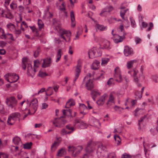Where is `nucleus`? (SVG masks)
Listing matches in <instances>:
<instances>
[{
  "mask_svg": "<svg viewBox=\"0 0 158 158\" xmlns=\"http://www.w3.org/2000/svg\"><path fill=\"white\" fill-rule=\"evenodd\" d=\"M108 95L106 94H104L97 101V104L99 106H102L105 103L106 99L107 98Z\"/></svg>",
  "mask_w": 158,
  "mask_h": 158,
  "instance_id": "nucleus-12",
  "label": "nucleus"
},
{
  "mask_svg": "<svg viewBox=\"0 0 158 158\" xmlns=\"http://www.w3.org/2000/svg\"><path fill=\"white\" fill-rule=\"evenodd\" d=\"M100 94V93L96 90H93L91 93V95L93 100L95 101L96 98Z\"/></svg>",
  "mask_w": 158,
  "mask_h": 158,
  "instance_id": "nucleus-20",
  "label": "nucleus"
},
{
  "mask_svg": "<svg viewBox=\"0 0 158 158\" xmlns=\"http://www.w3.org/2000/svg\"><path fill=\"white\" fill-rule=\"evenodd\" d=\"M19 11L20 12H22L23 11L24 7L21 6H18Z\"/></svg>",
  "mask_w": 158,
  "mask_h": 158,
  "instance_id": "nucleus-62",
  "label": "nucleus"
},
{
  "mask_svg": "<svg viewBox=\"0 0 158 158\" xmlns=\"http://www.w3.org/2000/svg\"><path fill=\"white\" fill-rule=\"evenodd\" d=\"M106 9L107 10L109 13L110 14V12H111L113 9V7L111 6H106Z\"/></svg>",
  "mask_w": 158,
  "mask_h": 158,
  "instance_id": "nucleus-53",
  "label": "nucleus"
},
{
  "mask_svg": "<svg viewBox=\"0 0 158 158\" xmlns=\"http://www.w3.org/2000/svg\"><path fill=\"white\" fill-rule=\"evenodd\" d=\"M68 131L66 130L65 129H63L61 130L60 131V134L63 135H64L67 134H70L68 133Z\"/></svg>",
  "mask_w": 158,
  "mask_h": 158,
  "instance_id": "nucleus-48",
  "label": "nucleus"
},
{
  "mask_svg": "<svg viewBox=\"0 0 158 158\" xmlns=\"http://www.w3.org/2000/svg\"><path fill=\"white\" fill-rule=\"evenodd\" d=\"M38 75L40 77H44L46 76H48V74L42 71H39Z\"/></svg>",
  "mask_w": 158,
  "mask_h": 158,
  "instance_id": "nucleus-44",
  "label": "nucleus"
},
{
  "mask_svg": "<svg viewBox=\"0 0 158 158\" xmlns=\"http://www.w3.org/2000/svg\"><path fill=\"white\" fill-rule=\"evenodd\" d=\"M107 152H97V153L98 158H105L106 156Z\"/></svg>",
  "mask_w": 158,
  "mask_h": 158,
  "instance_id": "nucleus-23",
  "label": "nucleus"
},
{
  "mask_svg": "<svg viewBox=\"0 0 158 158\" xmlns=\"http://www.w3.org/2000/svg\"><path fill=\"white\" fill-rule=\"evenodd\" d=\"M63 117L60 118H56L52 121L53 125L56 127L60 128L63 127L64 123V121L62 120Z\"/></svg>",
  "mask_w": 158,
  "mask_h": 158,
  "instance_id": "nucleus-8",
  "label": "nucleus"
},
{
  "mask_svg": "<svg viewBox=\"0 0 158 158\" xmlns=\"http://www.w3.org/2000/svg\"><path fill=\"white\" fill-rule=\"evenodd\" d=\"M6 43L3 41H0V47L3 48L6 45Z\"/></svg>",
  "mask_w": 158,
  "mask_h": 158,
  "instance_id": "nucleus-57",
  "label": "nucleus"
},
{
  "mask_svg": "<svg viewBox=\"0 0 158 158\" xmlns=\"http://www.w3.org/2000/svg\"><path fill=\"white\" fill-rule=\"evenodd\" d=\"M51 62V58L50 57H47L44 59L42 67L46 68L49 66Z\"/></svg>",
  "mask_w": 158,
  "mask_h": 158,
  "instance_id": "nucleus-16",
  "label": "nucleus"
},
{
  "mask_svg": "<svg viewBox=\"0 0 158 158\" xmlns=\"http://www.w3.org/2000/svg\"><path fill=\"white\" fill-rule=\"evenodd\" d=\"M104 76L103 74V73H101L100 75L98 77H97L96 78V80H101L104 78Z\"/></svg>",
  "mask_w": 158,
  "mask_h": 158,
  "instance_id": "nucleus-52",
  "label": "nucleus"
},
{
  "mask_svg": "<svg viewBox=\"0 0 158 158\" xmlns=\"http://www.w3.org/2000/svg\"><path fill=\"white\" fill-rule=\"evenodd\" d=\"M95 149V144L91 142H89L87 144L85 150L87 153H91L93 152Z\"/></svg>",
  "mask_w": 158,
  "mask_h": 158,
  "instance_id": "nucleus-7",
  "label": "nucleus"
},
{
  "mask_svg": "<svg viewBox=\"0 0 158 158\" xmlns=\"http://www.w3.org/2000/svg\"><path fill=\"white\" fill-rule=\"evenodd\" d=\"M65 152V151L64 149L62 148L58 151L57 155L58 156H61Z\"/></svg>",
  "mask_w": 158,
  "mask_h": 158,
  "instance_id": "nucleus-37",
  "label": "nucleus"
},
{
  "mask_svg": "<svg viewBox=\"0 0 158 158\" xmlns=\"http://www.w3.org/2000/svg\"><path fill=\"white\" fill-rule=\"evenodd\" d=\"M110 14V13H109L107 10L106 9V7H105L103 9L101 13L100 14V15L101 16H106L107 15Z\"/></svg>",
  "mask_w": 158,
  "mask_h": 158,
  "instance_id": "nucleus-33",
  "label": "nucleus"
},
{
  "mask_svg": "<svg viewBox=\"0 0 158 158\" xmlns=\"http://www.w3.org/2000/svg\"><path fill=\"white\" fill-rule=\"evenodd\" d=\"M65 127L68 130V133H69L70 134L72 133L75 130L74 128L70 125H66Z\"/></svg>",
  "mask_w": 158,
  "mask_h": 158,
  "instance_id": "nucleus-31",
  "label": "nucleus"
},
{
  "mask_svg": "<svg viewBox=\"0 0 158 158\" xmlns=\"http://www.w3.org/2000/svg\"><path fill=\"white\" fill-rule=\"evenodd\" d=\"M115 102L114 101V98L113 95L112 94H110L109 99L106 102L107 106L108 108H110V107L114 104Z\"/></svg>",
  "mask_w": 158,
  "mask_h": 158,
  "instance_id": "nucleus-10",
  "label": "nucleus"
},
{
  "mask_svg": "<svg viewBox=\"0 0 158 158\" xmlns=\"http://www.w3.org/2000/svg\"><path fill=\"white\" fill-rule=\"evenodd\" d=\"M75 124L77 125V126H79L80 128L82 129H84L86 128L87 127V124L82 121L80 119L77 118L75 120Z\"/></svg>",
  "mask_w": 158,
  "mask_h": 158,
  "instance_id": "nucleus-13",
  "label": "nucleus"
},
{
  "mask_svg": "<svg viewBox=\"0 0 158 158\" xmlns=\"http://www.w3.org/2000/svg\"><path fill=\"white\" fill-rule=\"evenodd\" d=\"M90 153H87L85 154L82 158H89V155Z\"/></svg>",
  "mask_w": 158,
  "mask_h": 158,
  "instance_id": "nucleus-64",
  "label": "nucleus"
},
{
  "mask_svg": "<svg viewBox=\"0 0 158 158\" xmlns=\"http://www.w3.org/2000/svg\"><path fill=\"white\" fill-rule=\"evenodd\" d=\"M33 72V70L31 64L30 63L28 64L27 70V75L29 76H31Z\"/></svg>",
  "mask_w": 158,
  "mask_h": 158,
  "instance_id": "nucleus-22",
  "label": "nucleus"
},
{
  "mask_svg": "<svg viewBox=\"0 0 158 158\" xmlns=\"http://www.w3.org/2000/svg\"><path fill=\"white\" fill-rule=\"evenodd\" d=\"M114 78L115 81L118 82H120L122 81V78L120 73V69L118 67H116L114 69Z\"/></svg>",
  "mask_w": 158,
  "mask_h": 158,
  "instance_id": "nucleus-6",
  "label": "nucleus"
},
{
  "mask_svg": "<svg viewBox=\"0 0 158 158\" xmlns=\"http://www.w3.org/2000/svg\"><path fill=\"white\" fill-rule=\"evenodd\" d=\"M145 118V116L142 117H141L140 119L139 120L138 125L139 126V129L140 128V123L142 122Z\"/></svg>",
  "mask_w": 158,
  "mask_h": 158,
  "instance_id": "nucleus-56",
  "label": "nucleus"
},
{
  "mask_svg": "<svg viewBox=\"0 0 158 158\" xmlns=\"http://www.w3.org/2000/svg\"><path fill=\"white\" fill-rule=\"evenodd\" d=\"M72 110L69 109L68 110H64L63 111V113L64 115H71Z\"/></svg>",
  "mask_w": 158,
  "mask_h": 158,
  "instance_id": "nucleus-38",
  "label": "nucleus"
},
{
  "mask_svg": "<svg viewBox=\"0 0 158 158\" xmlns=\"http://www.w3.org/2000/svg\"><path fill=\"white\" fill-rule=\"evenodd\" d=\"M150 27L147 29V31H149L152 29V27L153 26V24L152 22L149 23Z\"/></svg>",
  "mask_w": 158,
  "mask_h": 158,
  "instance_id": "nucleus-59",
  "label": "nucleus"
},
{
  "mask_svg": "<svg viewBox=\"0 0 158 158\" xmlns=\"http://www.w3.org/2000/svg\"><path fill=\"white\" fill-rule=\"evenodd\" d=\"M69 101L70 105L71 106H73L75 105V102L73 100V99H71L69 100Z\"/></svg>",
  "mask_w": 158,
  "mask_h": 158,
  "instance_id": "nucleus-55",
  "label": "nucleus"
},
{
  "mask_svg": "<svg viewBox=\"0 0 158 158\" xmlns=\"http://www.w3.org/2000/svg\"><path fill=\"white\" fill-rule=\"evenodd\" d=\"M37 23L39 26V30H40L43 27L44 24L42 20L39 19H38Z\"/></svg>",
  "mask_w": 158,
  "mask_h": 158,
  "instance_id": "nucleus-40",
  "label": "nucleus"
},
{
  "mask_svg": "<svg viewBox=\"0 0 158 158\" xmlns=\"http://www.w3.org/2000/svg\"><path fill=\"white\" fill-rule=\"evenodd\" d=\"M137 60H131L128 62L127 63V69H130L133 67L135 63H136Z\"/></svg>",
  "mask_w": 158,
  "mask_h": 158,
  "instance_id": "nucleus-26",
  "label": "nucleus"
},
{
  "mask_svg": "<svg viewBox=\"0 0 158 158\" xmlns=\"http://www.w3.org/2000/svg\"><path fill=\"white\" fill-rule=\"evenodd\" d=\"M124 38V36H121L116 34L115 35L114 41L115 43L118 44L122 42Z\"/></svg>",
  "mask_w": 158,
  "mask_h": 158,
  "instance_id": "nucleus-17",
  "label": "nucleus"
},
{
  "mask_svg": "<svg viewBox=\"0 0 158 158\" xmlns=\"http://www.w3.org/2000/svg\"><path fill=\"white\" fill-rule=\"evenodd\" d=\"M100 62L97 60L94 61L92 64L91 66V68L94 70H97L98 68Z\"/></svg>",
  "mask_w": 158,
  "mask_h": 158,
  "instance_id": "nucleus-18",
  "label": "nucleus"
},
{
  "mask_svg": "<svg viewBox=\"0 0 158 158\" xmlns=\"http://www.w3.org/2000/svg\"><path fill=\"white\" fill-rule=\"evenodd\" d=\"M32 145V143L30 142L29 143H27L24 145L23 148L26 149H30Z\"/></svg>",
  "mask_w": 158,
  "mask_h": 158,
  "instance_id": "nucleus-41",
  "label": "nucleus"
},
{
  "mask_svg": "<svg viewBox=\"0 0 158 158\" xmlns=\"http://www.w3.org/2000/svg\"><path fill=\"white\" fill-rule=\"evenodd\" d=\"M0 37L2 39H6L7 38V37L6 35L4 33V31L3 29H1L0 31Z\"/></svg>",
  "mask_w": 158,
  "mask_h": 158,
  "instance_id": "nucleus-42",
  "label": "nucleus"
},
{
  "mask_svg": "<svg viewBox=\"0 0 158 158\" xmlns=\"http://www.w3.org/2000/svg\"><path fill=\"white\" fill-rule=\"evenodd\" d=\"M114 138L115 141H117V144L118 145L120 143L121 141V139L120 138L119 136L118 135H115L114 136Z\"/></svg>",
  "mask_w": 158,
  "mask_h": 158,
  "instance_id": "nucleus-46",
  "label": "nucleus"
},
{
  "mask_svg": "<svg viewBox=\"0 0 158 158\" xmlns=\"http://www.w3.org/2000/svg\"><path fill=\"white\" fill-rule=\"evenodd\" d=\"M135 41L136 44H139L141 42V39L138 37H135Z\"/></svg>",
  "mask_w": 158,
  "mask_h": 158,
  "instance_id": "nucleus-50",
  "label": "nucleus"
},
{
  "mask_svg": "<svg viewBox=\"0 0 158 158\" xmlns=\"http://www.w3.org/2000/svg\"><path fill=\"white\" fill-rule=\"evenodd\" d=\"M68 148V151L72 153V156H73V154H75L76 152V148L73 146H69Z\"/></svg>",
  "mask_w": 158,
  "mask_h": 158,
  "instance_id": "nucleus-34",
  "label": "nucleus"
},
{
  "mask_svg": "<svg viewBox=\"0 0 158 158\" xmlns=\"http://www.w3.org/2000/svg\"><path fill=\"white\" fill-rule=\"evenodd\" d=\"M86 81H87L85 84V86L87 89L88 90H91L94 87L93 80L89 78V77L88 75H86L83 79L82 85L84 84Z\"/></svg>",
  "mask_w": 158,
  "mask_h": 158,
  "instance_id": "nucleus-4",
  "label": "nucleus"
},
{
  "mask_svg": "<svg viewBox=\"0 0 158 158\" xmlns=\"http://www.w3.org/2000/svg\"><path fill=\"white\" fill-rule=\"evenodd\" d=\"M113 81V78H110L107 82V84L109 85H110Z\"/></svg>",
  "mask_w": 158,
  "mask_h": 158,
  "instance_id": "nucleus-58",
  "label": "nucleus"
},
{
  "mask_svg": "<svg viewBox=\"0 0 158 158\" xmlns=\"http://www.w3.org/2000/svg\"><path fill=\"white\" fill-rule=\"evenodd\" d=\"M102 48L106 49L109 50L110 49V42L107 40H104L102 43Z\"/></svg>",
  "mask_w": 158,
  "mask_h": 158,
  "instance_id": "nucleus-19",
  "label": "nucleus"
},
{
  "mask_svg": "<svg viewBox=\"0 0 158 158\" xmlns=\"http://www.w3.org/2000/svg\"><path fill=\"white\" fill-rule=\"evenodd\" d=\"M70 15L71 21V26L72 27H74L75 25V23L74 14L73 11H71Z\"/></svg>",
  "mask_w": 158,
  "mask_h": 158,
  "instance_id": "nucleus-21",
  "label": "nucleus"
},
{
  "mask_svg": "<svg viewBox=\"0 0 158 158\" xmlns=\"http://www.w3.org/2000/svg\"><path fill=\"white\" fill-rule=\"evenodd\" d=\"M76 152L75 154H73V156H76L78 155L83 149V147L81 146H78L76 148Z\"/></svg>",
  "mask_w": 158,
  "mask_h": 158,
  "instance_id": "nucleus-28",
  "label": "nucleus"
},
{
  "mask_svg": "<svg viewBox=\"0 0 158 158\" xmlns=\"http://www.w3.org/2000/svg\"><path fill=\"white\" fill-rule=\"evenodd\" d=\"M59 145V143L58 142L55 141L54 143L51 146V151L53 152L57 148Z\"/></svg>",
  "mask_w": 158,
  "mask_h": 158,
  "instance_id": "nucleus-27",
  "label": "nucleus"
},
{
  "mask_svg": "<svg viewBox=\"0 0 158 158\" xmlns=\"http://www.w3.org/2000/svg\"><path fill=\"white\" fill-rule=\"evenodd\" d=\"M124 53L126 56H128L133 54L132 49L128 46H126L124 50Z\"/></svg>",
  "mask_w": 158,
  "mask_h": 158,
  "instance_id": "nucleus-15",
  "label": "nucleus"
},
{
  "mask_svg": "<svg viewBox=\"0 0 158 158\" xmlns=\"http://www.w3.org/2000/svg\"><path fill=\"white\" fill-rule=\"evenodd\" d=\"M12 141L15 145H18L20 143L21 140L20 138L16 136L13 139Z\"/></svg>",
  "mask_w": 158,
  "mask_h": 158,
  "instance_id": "nucleus-32",
  "label": "nucleus"
},
{
  "mask_svg": "<svg viewBox=\"0 0 158 158\" xmlns=\"http://www.w3.org/2000/svg\"><path fill=\"white\" fill-rule=\"evenodd\" d=\"M20 114L19 112H15L11 114L8 117L7 121V124L9 125H13L15 121L19 120Z\"/></svg>",
  "mask_w": 158,
  "mask_h": 158,
  "instance_id": "nucleus-2",
  "label": "nucleus"
},
{
  "mask_svg": "<svg viewBox=\"0 0 158 158\" xmlns=\"http://www.w3.org/2000/svg\"><path fill=\"white\" fill-rule=\"evenodd\" d=\"M128 10V9H127L126 10H121L120 11V16L122 17V18L124 20H126V19H125L124 18V16L125 14V13H126V12Z\"/></svg>",
  "mask_w": 158,
  "mask_h": 158,
  "instance_id": "nucleus-36",
  "label": "nucleus"
},
{
  "mask_svg": "<svg viewBox=\"0 0 158 158\" xmlns=\"http://www.w3.org/2000/svg\"><path fill=\"white\" fill-rule=\"evenodd\" d=\"M38 100L36 98L32 99L30 105L31 106L33 109L34 113L36 111L38 108Z\"/></svg>",
  "mask_w": 158,
  "mask_h": 158,
  "instance_id": "nucleus-14",
  "label": "nucleus"
},
{
  "mask_svg": "<svg viewBox=\"0 0 158 158\" xmlns=\"http://www.w3.org/2000/svg\"><path fill=\"white\" fill-rule=\"evenodd\" d=\"M81 65L80 64H79L78 62L75 70V76L74 79L73 80L74 82L76 81L77 80L79 77L80 73L81 71Z\"/></svg>",
  "mask_w": 158,
  "mask_h": 158,
  "instance_id": "nucleus-11",
  "label": "nucleus"
},
{
  "mask_svg": "<svg viewBox=\"0 0 158 158\" xmlns=\"http://www.w3.org/2000/svg\"><path fill=\"white\" fill-rule=\"evenodd\" d=\"M56 29L60 33V38H62L67 41V40L65 39L64 35L69 37V40H70V37L71 36V33L69 31H66L64 30H61V27L60 26H56Z\"/></svg>",
  "mask_w": 158,
  "mask_h": 158,
  "instance_id": "nucleus-3",
  "label": "nucleus"
},
{
  "mask_svg": "<svg viewBox=\"0 0 158 158\" xmlns=\"http://www.w3.org/2000/svg\"><path fill=\"white\" fill-rule=\"evenodd\" d=\"M6 76H8L9 79L11 80L10 83L16 82L19 78L18 75L14 73H9L4 76V77Z\"/></svg>",
  "mask_w": 158,
  "mask_h": 158,
  "instance_id": "nucleus-9",
  "label": "nucleus"
},
{
  "mask_svg": "<svg viewBox=\"0 0 158 158\" xmlns=\"http://www.w3.org/2000/svg\"><path fill=\"white\" fill-rule=\"evenodd\" d=\"M108 158H116L115 153L114 152H111L107 155Z\"/></svg>",
  "mask_w": 158,
  "mask_h": 158,
  "instance_id": "nucleus-49",
  "label": "nucleus"
},
{
  "mask_svg": "<svg viewBox=\"0 0 158 158\" xmlns=\"http://www.w3.org/2000/svg\"><path fill=\"white\" fill-rule=\"evenodd\" d=\"M133 72V78H134V81L137 82L138 78L137 75V73H138V71L137 70L134 69Z\"/></svg>",
  "mask_w": 158,
  "mask_h": 158,
  "instance_id": "nucleus-35",
  "label": "nucleus"
},
{
  "mask_svg": "<svg viewBox=\"0 0 158 158\" xmlns=\"http://www.w3.org/2000/svg\"><path fill=\"white\" fill-rule=\"evenodd\" d=\"M130 21L131 26L134 27H136V25L135 24V20L132 19H131Z\"/></svg>",
  "mask_w": 158,
  "mask_h": 158,
  "instance_id": "nucleus-54",
  "label": "nucleus"
},
{
  "mask_svg": "<svg viewBox=\"0 0 158 158\" xmlns=\"http://www.w3.org/2000/svg\"><path fill=\"white\" fill-rule=\"evenodd\" d=\"M107 152L106 147L102 143H100L98 146L97 152Z\"/></svg>",
  "mask_w": 158,
  "mask_h": 158,
  "instance_id": "nucleus-24",
  "label": "nucleus"
},
{
  "mask_svg": "<svg viewBox=\"0 0 158 158\" xmlns=\"http://www.w3.org/2000/svg\"><path fill=\"white\" fill-rule=\"evenodd\" d=\"M61 49H60L58 50L57 55L56 56L57 59H56V62H58L60 59L61 56Z\"/></svg>",
  "mask_w": 158,
  "mask_h": 158,
  "instance_id": "nucleus-39",
  "label": "nucleus"
},
{
  "mask_svg": "<svg viewBox=\"0 0 158 158\" xmlns=\"http://www.w3.org/2000/svg\"><path fill=\"white\" fill-rule=\"evenodd\" d=\"M48 106V105L45 103H44L42 104V109H45L47 108Z\"/></svg>",
  "mask_w": 158,
  "mask_h": 158,
  "instance_id": "nucleus-63",
  "label": "nucleus"
},
{
  "mask_svg": "<svg viewBox=\"0 0 158 158\" xmlns=\"http://www.w3.org/2000/svg\"><path fill=\"white\" fill-rule=\"evenodd\" d=\"M102 53L100 51L98 52L95 48H93L89 50L88 55L89 58L93 59L97 56H101Z\"/></svg>",
  "mask_w": 158,
  "mask_h": 158,
  "instance_id": "nucleus-5",
  "label": "nucleus"
},
{
  "mask_svg": "<svg viewBox=\"0 0 158 158\" xmlns=\"http://www.w3.org/2000/svg\"><path fill=\"white\" fill-rule=\"evenodd\" d=\"M10 6L11 9L14 10L17 8V5L15 2H13L10 4Z\"/></svg>",
  "mask_w": 158,
  "mask_h": 158,
  "instance_id": "nucleus-45",
  "label": "nucleus"
},
{
  "mask_svg": "<svg viewBox=\"0 0 158 158\" xmlns=\"http://www.w3.org/2000/svg\"><path fill=\"white\" fill-rule=\"evenodd\" d=\"M122 158H131V156L127 153H125L123 154L122 156Z\"/></svg>",
  "mask_w": 158,
  "mask_h": 158,
  "instance_id": "nucleus-51",
  "label": "nucleus"
},
{
  "mask_svg": "<svg viewBox=\"0 0 158 158\" xmlns=\"http://www.w3.org/2000/svg\"><path fill=\"white\" fill-rule=\"evenodd\" d=\"M29 27L31 29L33 32H35V31H36L37 29L35 28V26H29Z\"/></svg>",
  "mask_w": 158,
  "mask_h": 158,
  "instance_id": "nucleus-61",
  "label": "nucleus"
},
{
  "mask_svg": "<svg viewBox=\"0 0 158 158\" xmlns=\"http://www.w3.org/2000/svg\"><path fill=\"white\" fill-rule=\"evenodd\" d=\"M96 29L97 30L103 31L106 29V27H104L103 25H100L98 23L96 24Z\"/></svg>",
  "mask_w": 158,
  "mask_h": 158,
  "instance_id": "nucleus-25",
  "label": "nucleus"
},
{
  "mask_svg": "<svg viewBox=\"0 0 158 158\" xmlns=\"http://www.w3.org/2000/svg\"><path fill=\"white\" fill-rule=\"evenodd\" d=\"M109 60V59L107 58H104L102 59L101 64L102 65L107 64Z\"/></svg>",
  "mask_w": 158,
  "mask_h": 158,
  "instance_id": "nucleus-47",
  "label": "nucleus"
},
{
  "mask_svg": "<svg viewBox=\"0 0 158 158\" xmlns=\"http://www.w3.org/2000/svg\"><path fill=\"white\" fill-rule=\"evenodd\" d=\"M40 64L39 61L38 60H36L34 61V70L33 71V74H34L37 70L36 68L38 67L39 64Z\"/></svg>",
  "mask_w": 158,
  "mask_h": 158,
  "instance_id": "nucleus-29",
  "label": "nucleus"
},
{
  "mask_svg": "<svg viewBox=\"0 0 158 158\" xmlns=\"http://www.w3.org/2000/svg\"><path fill=\"white\" fill-rule=\"evenodd\" d=\"M9 15L10 16V17H8L7 15L6 14H3L1 16L3 17H5L6 18H9L10 19H11L12 18V16L10 14H9Z\"/></svg>",
  "mask_w": 158,
  "mask_h": 158,
  "instance_id": "nucleus-60",
  "label": "nucleus"
},
{
  "mask_svg": "<svg viewBox=\"0 0 158 158\" xmlns=\"http://www.w3.org/2000/svg\"><path fill=\"white\" fill-rule=\"evenodd\" d=\"M27 58L26 57L23 58L22 59V67L24 70L26 69V65L27 63Z\"/></svg>",
  "mask_w": 158,
  "mask_h": 158,
  "instance_id": "nucleus-30",
  "label": "nucleus"
},
{
  "mask_svg": "<svg viewBox=\"0 0 158 158\" xmlns=\"http://www.w3.org/2000/svg\"><path fill=\"white\" fill-rule=\"evenodd\" d=\"M40 52V47H38L37 50L34 52V56L36 58L37 57L39 54V53Z\"/></svg>",
  "mask_w": 158,
  "mask_h": 158,
  "instance_id": "nucleus-43",
  "label": "nucleus"
},
{
  "mask_svg": "<svg viewBox=\"0 0 158 158\" xmlns=\"http://www.w3.org/2000/svg\"><path fill=\"white\" fill-rule=\"evenodd\" d=\"M5 102L9 109H15L18 102L15 98L13 96L8 97L6 98Z\"/></svg>",
  "mask_w": 158,
  "mask_h": 158,
  "instance_id": "nucleus-1",
  "label": "nucleus"
}]
</instances>
